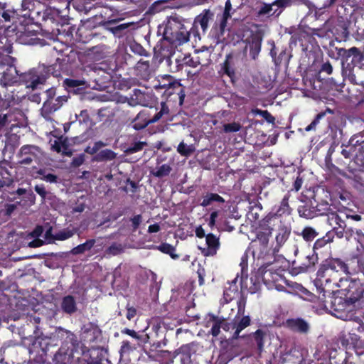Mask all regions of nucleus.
Segmentation results:
<instances>
[{"label": "nucleus", "mask_w": 364, "mask_h": 364, "mask_svg": "<svg viewBox=\"0 0 364 364\" xmlns=\"http://www.w3.org/2000/svg\"><path fill=\"white\" fill-rule=\"evenodd\" d=\"M51 70L50 66L39 65L28 72L20 74L18 82L24 84L26 87L34 90L46 81Z\"/></svg>", "instance_id": "1"}, {"label": "nucleus", "mask_w": 364, "mask_h": 364, "mask_svg": "<svg viewBox=\"0 0 364 364\" xmlns=\"http://www.w3.org/2000/svg\"><path fill=\"white\" fill-rule=\"evenodd\" d=\"M322 208H318V214L321 215H326L327 216L328 223L336 231V234L339 237H343V231L346 228V219L350 216L344 212L333 211L328 203L322 204Z\"/></svg>", "instance_id": "2"}, {"label": "nucleus", "mask_w": 364, "mask_h": 364, "mask_svg": "<svg viewBox=\"0 0 364 364\" xmlns=\"http://www.w3.org/2000/svg\"><path fill=\"white\" fill-rule=\"evenodd\" d=\"M346 274H350L347 264L340 259H332L327 262L323 272L322 277L325 278L326 283L333 282L337 287L339 283V272Z\"/></svg>", "instance_id": "3"}, {"label": "nucleus", "mask_w": 364, "mask_h": 364, "mask_svg": "<svg viewBox=\"0 0 364 364\" xmlns=\"http://www.w3.org/2000/svg\"><path fill=\"white\" fill-rule=\"evenodd\" d=\"M337 287L343 288L346 291V299L351 304L364 298V287L359 281L340 279Z\"/></svg>", "instance_id": "4"}, {"label": "nucleus", "mask_w": 364, "mask_h": 364, "mask_svg": "<svg viewBox=\"0 0 364 364\" xmlns=\"http://www.w3.org/2000/svg\"><path fill=\"white\" fill-rule=\"evenodd\" d=\"M165 33L171 35L179 44L189 41V32L176 17H170L165 27Z\"/></svg>", "instance_id": "5"}, {"label": "nucleus", "mask_w": 364, "mask_h": 364, "mask_svg": "<svg viewBox=\"0 0 364 364\" xmlns=\"http://www.w3.org/2000/svg\"><path fill=\"white\" fill-rule=\"evenodd\" d=\"M67 100L66 96H59L55 100L47 99L41 109L42 117L48 121L51 120L52 114L59 109Z\"/></svg>", "instance_id": "6"}, {"label": "nucleus", "mask_w": 364, "mask_h": 364, "mask_svg": "<svg viewBox=\"0 0 364 364\" xmlns=\"http://www.w3.org/2000/svg\"><path fill=\"white\" fill-rule=\"evenodd\" d=\"M41 154L40 149L34 145L23 146L18 154L19 160L18 163L22 165H29L32 161L37 160Z\"/></svg>", "instance_id": "7"}, {"label": "nucleus", "mask_w": 364, "mask_h": 364, "mask_svg": "<svg viewBox=\"0 0 364 364\" xmlns=\"http://www.w3.org/2000/svg\"><path fill=\"white\" fill-rule=\"evenodd\" d=\"M259 274L268 289H276L277 284H282L281 282L284 281V277L281 274L268 267L259 268Z\"/></svg>", "instance_id": "8"}, {"label": "nucleus", "mask_w": 364, "mask_h": 364, "mask_svg": "<svg viewBox=\"0 0 364 364\" xmlns=\"http://www.w3.org/2000/svg\"><path fill=\"white\" fill-rule=\"evenodd\" d=\"M205 247H200L203 254L205 256H213L220 247L219 238L212 233L208 234L205 236Z\"/></svg>", "instance_id": "9"}, {"label": "nucleus", "mask_w": 364, "mask_h": 364, "mask_svg": "<svg viewBox=\"0 0 364 364\" xmlns=\"http://www.w3.org/2000/svg\"><path fill=\"white\" fill-rule=\"evenodd\" d=\"M18 71L16 67L13 65L9 66L6 70L4 72L1 77L0 78V84L3 87L14 85L19 80Z\"/></svg>", "instance_id": "10"}, {"label": "nucleus", "mask_w": 364, "mask_h": 364, "mask_svg": "<svg viewBox=\"0 0 364 364\" xmlns=\"http://www.w3.org/2000/svg\"><path fill=\"white\" fill-rule=\"evenodd\" d=\"M282 284H278L276 286V289L279 291H284L290 294H295L302 291L303 287L296 282H289L284 277V281L281 282Z\"/></svg>", "instance_id": "11"}, {"label": "nucleus", "mask_w": 364, "mask_h": 364, "mask_svg": "<svg viewBox=\"0 0 364 364\" xmlns=\"http://www.w3.org/2000/svg\"><path fill=\"white\" fill-rule=\"evenodd\" d=\"M291 232V229L284 225L279 226L277 233L275 237L276 246L274 247V252H279L280 247L287 242Z\"/></svg>", "instance_id": "12"}, {"label": "nucleus", "mask_w": 364, "mask_h": 364, "mask_svg": "<svg viewBox=\"0 0 364 364\" xmlns=\"http://www.w3.org/2000/svg\"><path fill=\"white\" fill-rule=\"evenodd\" d=\"M214 14L210 9H205L195 19V23H198L205 33L208 28L209 22L213 19Z\"/></svg>", "instance_id": "13"}, {"label": "nucleus", "mask_w": 364, "mask_h": 364, "mask_svg": "<svg viewBox=\"0 0 364 364\" xmlns=\"http://www.w3.org/2000/svg\"><path fill=\"white\" fill-rule=\"evenodd\" d=\"M288 326L293 331L299 333H307L309 329V323L302 318H292L287 321Z\"/></svg>", "instance_id": "14"}, {"label": "nucleus", "mask_w": 364, "mask_h": 364, "mask_svg": "<svg viewBox=\"0 0 364 364\" xmlns=\"http://www.w3.org/2000/svg\"><path fill=\"white\" fill-rule=\"evenodd\" d=\"M199 52H196V55L191 56V55H184L181 59H178L177 62L180 63V65H186L191 68H196L201 64L200 57L198 55Z\"/></svg>", "instance_id": "15"}, {"label": "nucleus", "mask_w": 364, "mask_h": 364, "mask_svg": "<svg viewBox=\"0 0 364 364\" xmlns=\"http://www.w3.org/2000/svg\"><path fill=\"white\" fill-rule=\"evenodd\" d=\"M338 53L346 61L351 56H353L360 61L363 60V58L360 51L356 47H352L350 49L340 48Z\"/></svg>", "instance_id": "16"}, {"label": "nucleus", "mask_w": 364, "mask_h": 364, "mask_svg": "<svg viewBox=\"0 0 364 364\" xmlns=\"http://www.w3.org/2000/svg\"><path fill=\"white\" fill-rule=\"evenodd\" d=\"M262 38L259 35L252 36L251 41L249 43L250 54L252 59H256L258 54L261 50Z\"/></svg>", "instance_id": "17"}, {"label": "nucleus", "mask_w": 364, "mask_h": 364, "mask_svg": "<svg viewBox=\"0 0 364 364\" xmlns=\"http://www.w3.org/2000/svg\"><path fill=\"white\" fill-rule=\"evenodd\" d=\"M347 231L350 232V235H355V240L358 245L356 246L357 257L364 255V234L359 230L355 231L349 229Z\"/></svg>", "instance_id": "18"}, {"label": "nucleus", "mask_w": 364, "mask_h": 364, "mask_svg": "<svg viewBox=\"0 0 364 364\" xmlns=\"http://www.w3.org/2000/svg\"><path fill=\"white\" fill-rule=\"evenodd\" d=\"M149 124L147 114L145 112H140L133 121L132 127L136 130H140Z\"/></svg>", "instance_id": "19"}, {"label": "nucleus", "mask_w": 364, "mask_h": 364, "mask_svg": "<svg viewBox=\"0 0 364 364\" xmlns=\"http://www.w3.org/2000/svg\"><path fill=\"white\" fill-rule=\"evenodd\" d=\"M61 307L63 311L71 314L76 311V302L72 296H65L62 301Z\"/></svg>", "instance_id": "20"}, {"label": "nucleus", "mask_w": 364, "mask_h": 364, "mask_svg": "<svg viewBox=\"0 0 364 364\" xmlns=\"http://www.w3.org/2000/svg\"><path fill=\"white\" fill-rule=\"evenodd\" d=\"M6 3L0 2V27L3 26L5 23L10 22L14 12L6 9Z\"/></svg>", "instance_id": "21"}, {"label": "nucleus", "mask_w": 364, "mask_h": 364, "mask_svg": "<svg viewBox=\"0 0 364 364\" xmlns=\"http://www.w3.org/2000/svg\"><path fill=\"white\" fill-rule=\"evenodd\" d=\"M323 207V206H322V204H321L316 206V209L315 210H311L307 206L302 205L298 208V212L301 217L306 219H311L317 215H321L320 214H318V209L322 208Z\"/></svg>", "instance_id": "22"}, {"label": "nucleus", "mask_w": 364, "mask_h": 364, "mask_svg": "<svg viewBox=\"0 0 364 364\" xmlns=\"http://www.w3.org/2000/svg\"><path fill=\"white\" fill-rule=\"evenodd\" d=\"M250 324V318L248 316H243L237 323H234L232 328H235V333L232 336L233 339H237L239 337L240 333L249 326Z\"/></svg>", "instance_id": "23"}, {"label": "nucleus", "mask_w": 364, "mask_h": 364, "mask_svg": "<svg viewBox=\"0 0 364 364\" xmlns=\"http://www.w3.org/2000/svg\"><path fill=\"white\" fill-rule=\"evenodd\" d=\"M99 240H96L95 239L88 240L85 242L80 244L77 245V247H74L71 252L73 255H78L82 254L85 252V251L90 250L92 247H93L97 242H98Z\"/></svg>", "instance_id": "24"}, {"label": "nucleus", "mask_w": 364, "mask_h": 364, "mask_svg": "<svg viewBox=\"0 0 364 364\" xmlns=\"http://www.w3.org/2000/svg\"><path fill=\"white\" fill-rule=\"evenodd\" d=\"M213 202L223 203L225 202V200L217 193H207L203 196L200 205L203 207H206L211 205Z\"/></svg>", "instance_id": "25"}, {"label": "nucleus", "mask_w": 364, "mask_h": 364, "mask_svg": "<svg viewBox=\"0 0 364 364\" xmlns=\"http://www.w3.org/2000/svg\"><path fill=\"white\" fill-rule=\"evenodd\" d=\"M271 234L272 230L270 228L264 229V231H259L257 233V242L262 245L263 249L267 247Z\"/></svg>", "instance_id": "26"}, {"label": "nucleus", "mask_w": 364, "mask_h": 364, "mask_svg": "<svg viewBox=\"0 0 364 364\" xmlns=\"http://www.w3.org/2000/svg\"><path fill=\"white\" fill-rule=\"evenodd\" d=\"M171 170L172 168L168 164H163L151 171V173L156 177L162 178L168 176L171 173Z\"/></svg>", "instance_id": "27"}, {"label": "nucleus", "mask_w": 364, "mask_h": 364, "mask_svg": "<svg viewBox=\"0 0 364 364\" xmlns=\"http://www.w3.org/2000/svg\"><path fill=\"white\" fill-rule=\"evenodd\" d=\"M124 250L123 246L117 242L112 243L105 252V256L107 257L115 256L122 253Z\"/></svg>", "instance_id": "28"}, {"label": "nucleus", "mask_w": 364, "mask_h": 364, "mask_svg": "<svg viewBox=\"0 0 364 364\" xmlns=\"http://www.w3.org/2000/svg\"><path fill=\"white\" fill-rule=\"evenodd\" d=\"M117 154L111 149H104L97 154L96 159L100 161H111L116 158Z\"/></svg>", "instance_id": "29"}, {"label": "nucleus", "mask_w": 364, "mask_h": 364, "mask_svg": "<svg viewBox=\"0 0 364 364\" xmlns=\"http://www.w3.org/2000/svg\"><path fill=\"white\" fill-rule=\"evenodd\" d=\"M144 98V94L141 90L138 89H134L133 90V94L132 95L129 104L132 106L136 105H144L143 100Z\"/></svg>", "instance_id": "30"}, {"label": "nucleus", "mask_w": 364, "mask_h": 364, "mask_svg": "<svg viewBox=\"0 0 364 364\" xmlns=\"http://www.w3.org/2000/svg\"><path fill=\"white\" fill-rule=\"evenodd\" d=\"M195 151V148L193 145H188L185 144L183 141H181L178 147L177 151L181 155L184 156H188L192 154Z\"/></svg>", "instance_id": "31"}, {"label": "nucleus", "mask_w": 364, "mask_h": 364, "mask_svg": "<svg viewBox=\"0 0 364 364\" xmlns=\"http://www.w3.org/2000/svg\"><path fill=\"white\" fill-rule=\"evenodd\" d=\"M37 173L41 176L40 178L43 181L50 183H58V176L53 173H48L45 169H40L38 171Z\"/></svg>", "instance_id": "32"}, {"label": "nucleus", "mask_w": 364, "mask_h": 364, "mask_svg": "<svg viewBox=\"0 0 364 364\" xmlns=\"http://www.w3.org/2000/svg\"><path fill=\"white\" fill-rule=\"evenodd\" d=\"M139 343H134L129 341H123L120 348L121 354H129L137 348Z\"/></svg>", "instance_id": "33"}, {"label": "nucleus", "mask_w": 364, "mask_h": 364, "mask_svg": "<svg viewBox=\"0 0 364 364\" xmlns=\"http://www.w3.org/2000/svg\"><path fill=\"white\" fill-rule=\"evenodd\" d=\"M158 250L164 253L169 255L173 259H177L178 257V255L175 254V247L169 244H161L158 247Z\"/></svg>", "instance_id": "34"}, {"label": "nucleus", "mask_w": 364, "mask_h": 364, "mask_svg": "<svg viewBox=\"0 0 364 364\" xmlns=\"http://www.w3.org/2000/svg\"><path fill=\"white\" fill-rule=\"evenodd\" d=\"M301 235L304 240L309 242L312 241L316 237H317L318 232L313 228L306 227L302 230Z\"/></svg>", "instance_id": "35"}, {"label": "nucleus", "mask_w": 364, "mask_h": 364, "mask_svg": "<svg viewBox=\"0 0 364 364\" xmlns=\"http://www.w3.org/2000/svg\"><path fill=\"white\" fill-rule=\"evenodd\" d=\"M146 145V143L144 141L134 142L124 151V153L126 155L132 154L141 151Z\"/></svg>", "instance_id": "36"}, {"label": "nucleus", "mask_w": 364, "mask_h": 364, "mask_svg": "<svg viewBox=\"0 0 364 364\" xmlns=\"http://www.w3.org/2000/svg\"><path fill=\"white\" fill-rule=\"evenodd\" d=\"M9 114H12V117H11V122H15L17 124H22L26 119V116L24 113L19 109H15L12 112H9Z\"/></svg>", "instance_id": "37"}, {"label": "nucleus", "mask_w": 364, "mask_h": 364, "mask_svg": "<svg viewBox=\"0 0 364 364\" xmlns=\"http://www.w3.org/2000/svg\"><path fill=\"white\" fill-rule=\"evenodd\" d=\"M64 82L68 87H87L89 85L85 80L65 79Z\"/></svg>", "instance_id": "38"}, {"label": "nucleus", "mask_w": 364, "mask_h": 364, "mask_svg": "<svg viewBox=\"0 0 364 364\" xmlns=\"http://www.w3.org/2000/svg\"><path fill=\"white\" fill-rule=\"evenodd\" d=\"M74 235V231L71 230H63L55 235H54V239L57 240H65L71 237Z\"/></svg>", "instance_id": "39"}, {"label": "nucleus", "mask_w": 364, "mask_h": 364, "mask_svg": "<svg viewBox=\"0 0 364 364\" xmlns=\"http://www.w3.org/2000/svg\"><path fill=\"white\" fill-rule=\"evenodd\" d=\"M264 334V331L260 329L257 330L255 333V338L259 351L263 350Z\"/></svg>", "instance_id": "40"}, {"label": "nucleus", "mask_w": 364, "mask_h": 364, "mask_svg": "<svg viewBox=\"0 0 364 364\" xmlns=\"http://www.w3.org/2000/svg\"><path fill=\"white\" fill-rule=\"evenodd\" d=\"M274 6H275L274 2L272 4H263L257 12L258 16L270 15L271 12L274 10Z\"/></svg>", "instance_id": "41"}, {"label": "nucleus", "mask_w": 364, "mask_h": 364, "mask_svg": "<svg viewBox=\"0 0 364 364\" xmlns=\"http://www.w3.org/2000/svg\"><path fill=\"white\" fill-rule=\"evenodd\" d=\"M289 196L288 195H286L284 198L282 199L281 202V205L279 206V208L277 210V213L280 215L284 214L287 213H289V205L288 203Z\"/></svg>", "instance_id": "42"}, {"label": "nucleus", "mask_w": 364, "mask_h": 364, "mask_svg": "<svg viewBox=\"0 0 364 364\" xmlns=\"http://www.w3.org/2000/svg\"><path fill=\"white\" fill-rule=\"evenodd\" d=\"M213 326L210 329V333L213 336H218L220 332L221 324H220V318H217L213 317Z\"/></svg>", "instance_id": "43"}, {"label": "nucleus", "mask_w": 364, "mask_h": 364, "mask_svg": "<svg viewBox=\"0 0 364 364\" xmlns=\"http://www.w3.org/2000/svg\"><path fill=\"white\" fill-rule=\"evenodd\" d=\"M241 127V124L237 122H232L223 125L224 132L226 133L237 132L240 130Z\"/></svg>", "instance_id": "44"}, {"label": "nucleus", "mask_w": 364, "mask_h": 364, "mask_svg": "<svg viewBox=\"0 0 364 364\" xmlns=\"http://www.w3.org/2000/svg\"><path fill=\"white\" fill-rule=\"evenodd\" d=\"M237 292L236 289L225 290L223 294V299L225 300V302L228 303L230 301H232L234 299L235 295L237 294Z\"/></svg>", "instance_id": "45"}, {"label": "nucleus", "mask_w": 364, "mask_h": 364, "mask_svg": "<svg viewBox=\"0 0 364 364\" xmlns=\"http://www.w3.org/2000/svg\"><path fill=\"white\" fill-rule=\"evenodd\" d=\"M51 148L53 150L57 151L58 153H60L63 151V149L65 148V144L58 139L55 140L54 142L51 144Z\"/></svg>", "instance_id": "46"}, {"label": "nucleus", "mask_w": 364, "mask_h": 364, "mask_svg": "<svg viewBox=\"0 0 364 364\" xmlns=\"http://www.w3.org/2000/svg\"><path fill=\"white\" fill-rule=\"evenodd\" d=\"M122 333L127 334L133 338L136 339V341H139L141 338V336L138 334L135 331L129 329V328H124L122 330Z\"/></svg>", "instance_id": "47"}, {"label": "nucleus", "mask_w": 364, "mask_h": 364, "mask_svg": "<svg viewBox=\"0 0 364 364\" xmlns=\"http://www.w3.org/2000/svg\"><path fill=\"white\" fill-rule=\"evenodd\" d=\"M274 4L278 8L284 9L291 5V0H275Z\"/></svg>", "instance_id": "48"}, {"label": "nucleus", "mask_w": 364, "mask_h": 364, "mask_svg": "<svg viewBox=\"0 0 364 364\" xmlns=\"http://www.w3.org/2000/svg\"><path fill=\"white\" fill-rule=\"evenodd\" d=\"M43 238L46 242L51 243L55 240L54 235H52V228H49L44 233Z\"/></svg>", "instance_id": "49"}, {"label": "nucleus", "mask_w": 364, "mask_h": 364, "mask_svg": "<svg viewBox=\"0 0 364 364\" xmlns=\"http://www.w3.org/2000/svg\"><path fill=\"white\" fill-rule=\"evenodd\" d=\"M28 35H27V32L22 33L18 36V40L21 43L23 44H31L32 43L33 38H28L27 37Z\"/></svg>", "instance_id": "50"}, {"label": "nucleus", "mask_w": 364, "mask_h": 364, "mask_svg": "<svg viewBox=\"0 0 364 364\" xmlns=\"http://www.w3.org/2000/svg\"><path fill=\"white\" fill-rule=\"evenodd\" d=\"M12 114L8 113L0 114V125H5L7 123H11V117Z\"/></svg>", "instance_id": "51"}, {"label": "nucleus", "mask_w": 364, "mask_h": 364, "mask_svg": "<svg viewBox=\"0 0 364 364\" xmlns=\"http://www.w3.org/2000/svg\"><path fill=\"white\" fill-rule=\"evenodd\" d=\"M346 1L348 6L358 9L360 7L361 4H363V1H364V0H346Z\"/></svg>", "instance_id": "52"}, {"label": "nucleus", "mask_w": 364, "mask_h": 364, "mask_svg": "<svg viewBox=\"0 0 364 364\" xmlns=\"http://www.w3.org/2000/svg\"><path fill=\"white\" fill-rule=\"evenodd\" d=\"M36 192L39 194L43 198H45L47 194V192L45 189V187L43 185H36L34 188Z\"/></svg>", "instance_id": "53"}, {"label": "nucleus", "mask_w": 364, "mask_h": 364, "mask_svg": "<svg viewBox=\"0 0 364 364\" xmlns=\"http://www.w3.org/2000/svg\"><path fill=\"white\" fill-rule=\"evenodd\" d=\"M321 70L331 75L333 72V67L329 62L325 63L322 65Z\"/></svg>", "instance_id": "54"}, {"label": "nucleus", "mask_w": 364, "mask_h": 364, "mask_svg": "<svg viewBox=\"0 0 364 364\" xmlns=\"http://www.w3.org/2000/svg\"><path fill=\"white\" fill-rule=\"evenodd\" d=\"M131 220H132L134 229L136 230L138 228L139 225L141 223V215H136L134 216Z\"/></svg>", "instance_id": "55"}, {"label": "nucleus", "mask_w": 364, "mask_h": 364, "mask_svg": "<svg viewBox=\"0 0 364 364\" xmlns=\"http://www.w3.org/2000/svg\"><path fill=\"white\" fill-rule=\"evenodd\" d=\"M43 233V228L42 226H37L33 231L31 233L33 237H38Z\"/></svg>", "instance_id": "56"}, {"label": "nucleus", "mask_w": 364, "mask_h": 364, "mask_svg": "<svg viewBox=\"0 0 364 364\" xmlns=\"http://www.w3.org/2000/svg\"><path fill=\"white\" fill-rule=\"evenodd\" d=\"M218 216V211H213L211 213L208 225L210 227H213L215 225V220Z\"/></svg>", "instance_id": "57"}, {"label": "nucleus", "mask_w": 364, "mask_h": 364, "mask_svg": "<svg viewBox=\"0 0 364 364\" xmlns=\"http://www.w3.org/2000/svg\"><path fill=\"white\" fill-rule=\"evenodd\" d=\"M136 314V311L134 308L133 307H129L127 309V318L129 319V320H131L132 318H133L135 315Z\"/></svg>", "instance_id": "58"}, {"label": "nucleus", "mask_w": 364, "mask_h": 364, "mask_svg": "<svg viewBox=\"0 0 364 364\" xmlns=\"http://www.w3.org/2000/svg\"><path fill=\"white\" fill-rule=\"evenodd\" d=\"M160 230V225L158 223H155L149 226L148 232L149 233H155L158 232Z\"/></svg>", "instance_id": "59"}, {"label": "nucleus", "mask_w": 364, "mask_h": 364, "mask_svg": "<svg viewBox=\"0 0 364 364\" xmlns=\"http://www.w3.org/2000/svg\"><path fill=\"white\" fill-rule=\"evenodd\" d=\"M196 235L199 238H203L207 235H205L204 230L201 227H198L196 230Z\"/></svg>", "instance_id": "60"}, {"label": "nucleus", "mask_w": 364, "mask_h": 364, "mask_svg": "<svg viewBox=\"0 0 364 364\" xmlns=\"http://www.w3.org/2000/svg\"><path fill=\"white\" fill-rule=\"evenodd\" d=\"M104 146H105V144L102 141H99L95 142L93 147L92 148V153L97 152L101 147Z\"/></svg>", "instance_id": "61"}, {"label": "nucleus", "mask_w": 364, "mask_h": 364, "mask_svg": "<svg viewBox=\"0 0 364 364\" xmlns=\"http://www.w3.org/2000/svg\"><path fill=\"white\" fill-rule=\"evenodd\" d=\"M169 112L168 107L165 102L161 103V110L159 112L164 116V114H167Z\"/></svg>", "instance_id": "62"}, {"label": "nucleus", "mask_w": 364, "mask_h": 364, "mask_svg": "<svg viewBox=\"0 0 364 364\" xmlns=\"http://www.w3.org/2000/svg\"><path fill=\"white\" fill-rule=\"evenodd\" d=\"M325 112H321L318 114L311 123L314 124V126L316 127L317 124L319 123L320 120L325 116Z\"/></svg>", "instance_id": "63"}, {"label": "nucleus", "mask_w": 364, "mask_h": 364, "mask_svg": "<svg viewBox=\"0 0 364 364\" xmlns=\"http://www.w3.org/2000/svg\"><path fill=\"white\" fill-rule=\"evenodd\" d=\"M261 116L269 122H272L274 119L272 116L267 110H264L263 112H261Z\"/></svg>", "instance_id": "64"}]
</instances>
